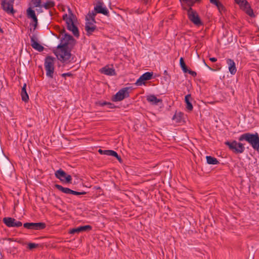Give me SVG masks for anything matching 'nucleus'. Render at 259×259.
<instances>
[{"label": "nucleus", "mask_w": 259, "mask_h": 259, "mask_svg": "<svg viewBox=\"0 0 259 259\" xmlns=\"http://www.w3.org/2000/svg\"><path fill=\"white\" fill-rule=\"evenodd\" d=\"M239 141L247 142L253 149L259 152V136L257 133L251 134L246 133L241 135L238 138Z\"/></svg>", "instance_id": "nucleus-1"}, {"label": "nucleus", "mask_w": 259, "mask_h": 259, "mask_svg": "<svg viewBox=\"0 0 259 259\" xmlns=\"http://www.w3.org/2000/svg\"><path fill=\"white\" fill-rule=\"evenodd\" d=\"M57 49L55 54L58 60L62 62H69L71 54L66 47V43L59 45Z\"/></svg>", "instance_id": "nucleus-2"}, {"label": "nucleus", "mask_w": 259, "mask_h": 259, "mask_svg": "<svg viewBox=\"0 0 259 259\" xmlns=\"http://www.w3.org/2000/svg\"><path fill=\"white\" fill-rule=\"evenodd\" d=\"M74 17V15L71 12L70 9H69V15H68L66 14L63 15V19L66 22L67 29L71 31L75 36L78 37L79 35L78 29L74 24L73 20Z\"/></svg>", "instance_id": "nucleus-3"}, {"label": "nucleus", "mask_w": 259, "mask_h": 259, "mask_svg": "<svg viewBox=\"0 0 259 259\" xmlns=\"http://www.w3.org/2000/svg\"><path fill=\"white\" fill-rule=\"evenodd\" d=\"M55 59L51 56H47L45 60L44 67L46 71V75L51 78H53L54 73Z\"/></svg>", "instance_id": "nucleus-4"}, {"label": "nucleus", "mask_w": 259, "mask_h": 259, "mask_svg": "<svg viewBox=\"0 0 259 259\" xmlns=\"http://www.w3.org/2000/svg\"><path fill=\"white\" fill-rule=\"evenodd\" d=\"M225 144L228 146L230 150L236 154L242 153L245 150L243 144L241 143L237 142L235 140L226 141L225 142Z\"/></svg>", "instance_id": "nucleus-5"}, {"label": "nucleus", "mask_w": 259, "mask_h": 259, "mask_svg": "<svg viewBox=\"0 0 259 259\" xmlns=\"http://www.w3.org/2000/svg\"><path fill=\"white\" fill-rule=\"evenodd\" d=\"M187 15L189 19L195 25L200 26L202 24L198 14L191 7L188 9Z\"/></svg>", "instance_id": "nucleus-6"}, {"label": "nucleus", "mask_w": 259, "mask_h": 259, "mask_svg": "<svg viewBox=\"0 0 259 259\" xmlns=\"http://www.w3.org/2000/svg\"><path fill=\"white\" fill-rule=\"evenodd\" d=\"M128 88H124L120 90L113 97L114 102L120 101L129 97Z\"/></svg>", "instance_id": "nucleus-7"}, {"label": "nucleus", "mask_w": 259, "mask_h": 259, "mask_svg": "<svg viewBox=\"0 0 259 259\" xmlns=\"http://www.w3.org/2000/svg\"><path fill=\"white\" fill-rule=\"evenodd\" d=\"M56 177L59 179L61 182L70 183L72 178L69 175H67L64 170L61 169L57 170L55 174Z\"/></svg>", "instance_id": "nucleus-8"}, {"label": "nucleus", "mask_w": 259, "mask_h": 259, "mask_svg": "<svg viewBox=\"0 0 259 259\" xmlns=\"http://www.w3.org/2000/svg\"><path fill=\"white\" fill-rule=\"evenodd\" d=\"M15 0H2L1 3L3 10L8 14H13L15 11L13 9Z\"/></svg>", "instance_id": "nucleus-9"}, {"label": "nucleus", "mask_w": 259, "mask_h": 259, "mask_svg": "<svg viewBox=\"0 0 259 259\" xmlns=\"http://www.w3.org/2000/svg\"><path fill=\"white\" fill-rule=\"evenodd\" d=\"M3 221L8 227L18 228L22 226V222L11 217H5L3 219Z\"/></svg>", "instance_id": "nucleus-10"}, {"label": "nucleus", "mask_w": 259, "mask_h": 259, "mask_svg": "<svg viewBox=\"0 0 259 259\" xmlns=\"http://www.w3.org/2000/svg\"><path fill=\"white\" fill-rule=\"evenodd\" d=\"M26 14L27 18L32 20L30 25H32L33 26V30H35L38 25V19L34 10L29 7L26 10Z\"/></svg>", "instance_id": "nucleus-11"}, {"label": "nucleus", "mask_w": 259, "mask_h": 259, "mask_svg": "<svg viewBox=\"0 0 259 259\" xmlns=\"http://www.w3.org/2000/svg\"><path fill=\"white\" fill-rule=\"evenodd\" d=\"M24 228L27 229L35 230H42L45 228L46 225L44 223H26L23 224Z\"/></svg>", "instance_id": "nucleus-12"}, {"label": "nucleus", "mask_w": 259, "mask_h": 259, "mask_svg": "<svg viewBox=\"0 0 259 259\" xmlns=\"http://www.w3.org/2000/svg\"><path fill=\"white\" fill-rule=\"evenodd\" d=\"M55 187L59 191L62 192L67 194H73L75 195H80L85 194L86 193L85 192H77L72 190H71L68 188H65L62 186L61 185L56 184L55 185Z\"/></svg>", "instance_id": "nucleus-13"}, {"label": "nucleus", "mask_w": 259, "mask_h": 259, "mask_svg": "<svg viewBox=\"0 0 259 259\" xmlns=\"http://www.w3.org/2000/svg\"><path fill=\"white\" fill-rule=\"evenodd\" d=\"M85 20L86 22L84 29L87 32V34L88 35H90L97 29L95 25L96 21H93V22H92L90 21V20Z\"/></svg>", "instance_id": "nucleus-14"}, {"label": "nucleus", "mask_w": 259, "mask_h": 259, "mask_svg": "<svg viewBox=\"0 0 259 259\" xmlns=\"http://www.w3.org/2000/svg\"><path fill=\"white\" fill-rule=\"evenodd\" d=\"M30 42L31 47L35 50L39 52H41L44 50V47L38 42L37 38L35 35H32L30 36Z\"/></svg>", "instance_id": "nucleus-15"}, {"label": "nucleus", "mask_w": 259, "mask_h": 259, "mask_svg": "<svg viewBox=\"0 0 259 259\" xmlns=\"http://www.w3.org/2000/svg\"><path fill=\"white\" fill-rule=\"evenodd\" d=\"M103 3H98L97 5L94 7V11L97 13L102 14L105 16H109V11L108 9L103 7Z\"/></svg>", "instance_id": "nucleus-16"}, {"label": "nucleus", "mask_w": 259, "mask_h": 259, "mask_svg": "<svg viewBox=\"0 0 259 259\" xmlns=\"http://www.w3.org/2000/svg\"><path fill=\"white\" fill-rule=\"evenodd\" d=\"M92 229V227L90 225H86L83 226H80L76 228H73L70 230V234H73L75 233H79L81 232L87 231L89 230H91Z\"/></svg>", "instance_id": "nucleus-17"}, {"label": "nucleus", "mask_w": 259, "mask_h": 259, "mask_svg": "<svg viewBox=\"0 0 259 259\" xmlns=\"http://www.w3.org/2000/svg\"><path fill=\"white\" fill-rule=\"evenodd\" d=\"M226 62L228 65V68L230 73L232 75H234L237 71L235 62L231 59H227L226 60Z\"/></svg>", "instance_id": "nucleus-18"}, {"label": "nucleus", "mask_w": 259, "mask_h": 259, "mask_svg": "<svg viewBox=\"0 0 259 259\" xmlns=\"http://www.w3.org/2000/svg\"><path fill=\"white\" fill-rule=\"evenodd\" d=\"M147 100L148 102L154 105H157L159 103H161L162 102L161 99L157 98V97L154 95L147 96Z\"/></svg>", "instance_id": "nucleus-19"}, {"label": "nucleus", "mask_w": 259, "mask_h": 259, "mask_svg": "<svg viewBox=\"0 0 259 259\" xmlns=\"http://www.w3.org/2000/svg\"><path fill=\"white\" fill-rule=\"evenodd\" d=\"M192 100V98L190 94L187 95L185 97V102L186 104V108L187 109L190 111L193 110V105L191 103V100Z\"/></svg>", "instance_id": "nucleus-20"}, {"label": "nucleus", "mask_w": 259, "mask_h": 259, "mask_svg": "<svg viewBox=\"0 0 259 259\" xmlns=\"http://www.w3.org/2000/svg\"><path fill=\"white\" fill-rule=\"evenodd\" d=\"M101 72L107 75H115V70L112 68L104 67L101 69Z\"/></svg>", "instance_id": "nucleus-21"}, {"label": "nucleus", "mask_w": 259, "mask_h": 259, "mask_svg": "<svg viewBox=\"0 0 259 259\" xmlns=\"http://www.w3.org/2000/svg\"><path fill=\"white\" fill-rule=\"evenodd\" d=\"M22 100L24 102H27L29 100L28 95L26 92V84L24 83L21 91Z\"/></svg>", "instance_id": "nucleus-22"}, {"label": "nucleus", "mask_w": 259, "mask_h": 259, "mask_svg": "<svg viewBox=\"0 0 259 259\" xmlns=\"http://www.w3.org/2000/svg\"><path fill=\"white\" fill-rule=\"evenodd\" d=\"M209 1L211 4L215 5L217 7L220 13H222L223 11H225V7L219 0H209Z\"/></svg>", "instance_id": "nucleus-23"}, {"label": "nucleus", "mask_w": 259, "mask_h": 259, "mask_svg": "<svg viewBox=\"0 0 259 259\" xmlns=\"http://www.w3.org/2000/svg\"><path fill=\"white\" fill-rule=\"evenodd\" d=\"M183 115L182 112L176 113L172 117V120L177 123H181L183 120Z\"/></svg>", "instance_id": "nucleus-24"}, {"label": "nucleus", "mask_w": 259, "mask_h": 259, "mask_svg": "<svg viewBox=\"0 0 259 259\" xmlns=\"http://www.w3.org/2000/svg\"><path fill=\"white\" fill-rule=\"evenodd\" d=\"M73 39V37L71 35L65 33L61 40V43L60 44L66 43V47H68L69 41Z\"/></svg>", "instance_id": "nucleus-25"}, {"label": "nucleus", "mask_w": 259, "mask_h": 259, "mask_svg": "<svg viewBox=\"0 0 259 259\" xmlns=\"http://www.w3.org/2000/svg\"><path fill=\"white\" fill-rule=\"evenodd\" d=\"M207 163L209 164H218L219 163V161L215 157H212L211 156H207L206 157Z\"/></svg>", "instance_id": "nucleus-26"}, {"label": "nucleus", "mask_w": 259, "mask_h": 259, "mask_svg": "<svg viewBox=\"0 0 259 259\" xmlns=\"http://www.w3.org/2000/svg\"><path fill=\"white\" fill-rule=\"evenodd\" d=\"M242 9H243L245 12V13L249 16H254L253 10L251 8L249 3H248L247 6H244L243 8H242Z\"/></svg>", "instance_id": "nucleus-27"}, {"label": "nucleus", "mask_w": 259, "mask_h": 259, "mask_svg": "<svg viewBox=\"0 0 259 259\" xmlns=\"http://www.w3.org/2000/svg\"><path fill=\"white\" fill-rule=\"evenodd\" d=\"M55 5V3L54 1L51 0H47V2L42 5V7H44L45 9L48 10L50 8L54 7Z\"/></svg>", "instance_id": "nucleus-28"}, {"label": "nucleus", "mask_w": 259, "mask_h": 259, "mask_svg": "<svg viewBox=\"0 0 259 259\" xmlns=\"http://www.w3.org/2000/svg\"><path fill=\"white\" fill-rule=\"evenodd\" d=\"M97 13L94 10L92 12L90 11L85 17V20H90L92 22L95 21V18Z\"/></svg>", "instance_id": "nucleus-29"}, {"label": "nucleus", "mask_w": 259, "mask_h": 259, "mask_svg": "<svg viewBox=\"0 0 259 259\" xmlns=\"http://www.w3.org/2000/svg\"><path fill=\"white\" fill-rule=\"evenodd\" d=\"M180 65L183 72L184 73H187L188 69L187 68L184 62V59L182 57H181L180 59Z\"/></svg>", "instance_id": "nucleus-30"}, {"label": "nucleus", "mask_w": 259, "mask_h": 259, "mask_svg": "<svg viewBox=\"0 0 259 259\" xmlns=\"http://www.w3.org/2000/svg\"><path fill=\"white\" fill-rule=\"evenodd\" d=\"M234 1L241 9L245 6H247L248 3L246 0H234Z\"/></svg>", "instance_id": "nucleus-31"}, {"label": "nucleus", "mask_w": 259, "mask_h": 259, "mask_svg": "<svg viewBox=\"0 0 259 259\" xmlns=\"http://www.w3.org/2000/svg\"><path fill=\"white\" fill-rule=\"evenodd\" d=\"M153 72H147L145 73H144L142 75L143 77L144 78V79L145 81L149 80L152 78V75H153Z\"/></svg>", "instance_id": "nucleus-32"}, {"label": "nucleus", "mask_w": 259, "mask_h": 259, "mask_svg": "<svg viewBox=\"0 0 259 259\" xmlns=\"http://www.w3.org/2000/svg\"><path fill=\"white\" fill-rule=\"evenodd\" d=\"M41 0H32L31 4L33 7H42Z\"/></svg>", "instance_id": "nucleus-33"}, {"label": "nucleus", "mask_w": 259, "mask_h": 259, "mask_svg": "<svg viewBox=\"0 0 259 259\" xmlns=\"http://www.w3.org/2000/svg\"><path fill=\"white\" fill-rule=\"evenodd\" d=\"M145 80L144 79V78L143 77L142 75H141L137 80V81L135 83V84L137 86H141L145 84Z\"/></svg>", "instance_id": "nucleus-34"}, {"label": "nucleus", "mask_w": 259, "mask_h": 259, "mask_svg": "<svg viewBox=\"0 0 259 259\" xmlns=\"http://www.w3.org/2000/svg\"><path fill=\"white\" fill-rule=\"evenodd\" d=\"M38 245V244H35L34 243H29L28 244V247L29 249H32L36 247H37Z\"/></svg>", "instance_id": "nucleus-35"}, {"label": "nucleus", "mask_w": 259, "mask_h": 259, "mask_svg": "<svg viewBox=\"0 0 259 259\" xmlns=\"http://www.w3.org/2000/svg\"><path fill=\"white\" fill-rule=\"evenodd\" d=\"M108 155L117 157L118 154L113 150H109Z\"/></svg>", "instance_id": "nucleus-36"}, {"label": "nucleus", "mask_w": 259, "mask_h": 259, "mask_svg": "<svg viewBox=\"0 0 259 259\" xmlns=\"http://www.w3.org/2000/svg\"><path fill=\"white\" fill-rule=\"evenodd\" d=\"M183 1L184 2H185V3H186L190 7H191L195 3L194 0H183Z\"/></svg>", "instance_id": "nucleus-37"}, {"label": "nucleus", "mask_w": 259, "mask_h": 259, "mask_svg": "<svg viewBox=\"0 0 259 259\" xmlns=\"http://www.w3.org/2000/svg\"><path fill=\"white\" fill-rule=\"evenodd\" d=\"M109 150H102L101 149H99L98 152L101 154H104L106 155H108Z\"/></svg>", "instance_id": "nucleus-38"}, {"label": "nucleus", "mask_w": 259, "mask_h": 259, "mask_svg": "<svg viewBox=\"0 0 259 259\" xmlns=\"http://www.w3.org/2000/svg\"><path fill=\"white\" fill-rule=\"evenodd\" d=\"M187 72L189 73L190 74H191L193 77H195L197 75V73L195 71H192L191 70L188 69V71H187Z\"/></svg>", "instance_id": "nucleus-39"}, {"label": "nucleus", "mask_w": 259, "mask_h": 259, "mask_svg": "<svg viewBox=\"0 0 259 259\" xmlns=\"http://www.w3.org/2000/svg\"><path fill=\"white\" fill-rule=\"evenodd\" d=\"M61 76L63 77H66V76H72V74L71 72L65 73L61 74Z\"/></svg>", "instance_id": "nucleus-40"}, {"label": "nucleus", "mask_w": 259, "mask_h": 259, "mask_svg": "<svg viewBox=\"0 0 259 259\" xmlns=\"http://www.w3.org/2000/svg\"><path fill=\"white\" fill-rule=\"evenodd\" d=\"M108 105L109 106V107L110 108H112V104L110 103H107V102H104L103 104H102V105Z\"/></svg>", "instance_id": "nucleus-41"}, {"label": "nucleus", "mask_w": 259, "mask_h": 259, "mask_svg": "<svg viewBox=\"0 0 259 259\" xmlns=\"http://www.w3.org/2000/svg\"><path fill=\"white\" fill-rule=\"evenodd\" d=\"M209 60L211 61L212 62H215L217 61V59L216 58L214 57H211L209 58Z\"/></svg>", "instance_id": "nucleus-42"}, {"label": "nucleus", "mask_w": 259, "mask_h": 259, "mask_svg": "<svg viewBox=\"0 0 259 259\" xmlns=\"http://www.w3.org/2000/svg\"><path fill=\"white\" fill-rule=\"evenodd\" d=\"M143 4H144L145 5H147L148 3V0H143Z\"/></svg>", "instance_id": "nucleus-43"}, {"label": "nucleus", "mask_w": 259, "mask_h": 259, "mask_svg": "<svg viewBox=\"0 0 259 259\" xmlns=\"http://www.w3.org/2000/svg\"><path fill=\"white\" fill-rule=\"evenodd\" d=\"M116 158L118 159V160L120 162H121V161H122L121 158L120 156H118V155H117V157H116Z\"/></svg>", "instance_id": "nucleus-44"}, {"label": "nucleus", "mask_w": 259, "mask_h": 259, "mask_svg": "<svg viewBox=\"0 0 259 259\" xmlns=\"http://www.w3.org/2000/svg\"><path fill=\"white\" fill-rule=\"evenodd\" d=\"M203 62H204V65H205L206 66H207V67L209 69H210V70H211V69H211L209 66H208L206 64V63L205 62L204 60L203 61Z\"/></svg>", "instance_id": "nucleus-45"}, {"label": "nucleus", "mask_w": 259, "mask_h": 259, "mask_svg": "<svg viewBox=\"0 0 259 259\" xmlns=\"http://www.w3.org/2000/svg\"><path fill=\"white\" fill-rule=\"evenodd\" d=\"M0 32L2 33H3V30L1 27H0Z\"/></svg>", "instance_id": "nucleus-46"}]
</instances>
